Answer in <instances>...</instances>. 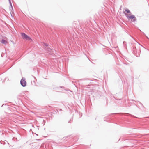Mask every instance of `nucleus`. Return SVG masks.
I'll return each mask as SVG.
<instances>
[{
  "label": "nucleus",
  "mask_w": 149,
  "mask_h": 149,
  "mask_svg": "<svg viewBox=\"0 0 149 149\" xmlns=\"http://www.w3.org/2000/svg\"><path fill=\"white\" fill-rule=\"evenodd\" d=\"M60 88H62V87L60 86Z\"/></svg>",
  "instance_id": "17"
},
{
  "label": "nucleus",
  "mask_w": 149,
  "mask_h": 149,
  "mask_svg": "<svg viewBox=\"0 0 149 149\" xmlns=\"http://www.w3.org/2000/svg\"><path fill=\"white\" fill-rule=\"evenodd\" d=\"M45 50L49 54L51 55L54 54L56 52L55 49H51L49 47L47 48Z\"/></svg>",
  "instance_id": "2"
},
{
  "label": "nucleus",
  "mask_w": 149,
  "mask_h": 149,
  "mask_svg": "<svg viewBox=\"0 0 149 149\" xmlns=\"http://www.w3.org/2000/svg\"><path fill=\"white\" fill-rule=\"evenodd\" d=\"M1 43L4 44H6L7 43V41L4 39H2L1 42Z\"/></svg>",
  "instance_id": "8"
},
{
  "label": "nucleus",
  "mask_w": 149,
  "mask_h": 149,
  "mask_svg": "<svg viewBox=\"0 0 149 149\" xmlns=\"http://www.w3.org/2000/svg\"><path fill=\"white\" fill-rule=\"evenodd\" d=\"M126 17L128 19H131V21L133 22H134L136 21V18L134 15H132L130 16H128L127 14H125Z\"/></svg>",
  "instance_id": "1"
},
{
  "label": "nucleus",
  "mask_w": 149,
  "mask_h": 149,
  "mask_svg": "<svg viewBox=\"0 0 149 149\" xmlns=\"http://www.w3.org/2000/svg\"><path fill=\"white\" fill-rule=\"evenodd\" d=\"M21 36L23 39L28 40H32L31 38L30 37L28 36L24 33L22 32L21 33Z\"/></svg>",
  "instance_id": "3"
},
{
  "label": "nucleus",
  "mask_w": 149,
  "mask_h": 149,
  "mask_svg": "<svg viewBox=\"0 0 149 149\" xmlns=\"http://www.w3.org/2000/svg\"><path fill=\"white\" fill-rule=\"evenodd\" d=\"M20 83L22 86L24 87L26 86V82L25 80V78H22L20 81Z\"/></svg>",
  "instance_id": "4"
},
{
  "label": "nucleus",
  "mask_w": 149,
  "mask_h": 149,
  "mask_svg": "<svg viewBox=\"0 0 149 149\" xmlns=\"http://www.w3.org/2000/svg\"><path fill=\"white\" fill-rule=\"evenodd\" d=\"M125 11L127 12V13H130V14H131V12L130 11L128 10V9H125Z\"/></svg>",
  "instance_id": "9"
},
{
  "label": "nucleus",
  "mask_w": 149,
  "mask_h": 149,
  "mask_svg": "<svg viewBox=\"0 0 149 149\" xmlns=\"http://www.w3.org/2000/svg\"><path fill=\"white\" fill-rule=\"evenodd\" d=\"M73 120V118H71L70 119V120L69 121L68 123H71L72 122Z\"/></svg>",
  "instance_id": "10"
},
{
  "label": "nucleus",
  "mask_w": 149,
  "mask_h": 149,
  "mask_svg": "<svg viewBox=\"0 0 149 149\" xmlns=\"http://www.w3.org/2000/svg\"><path fill=\"white\" fill-rule=\"evenodd\" d=\"M44 45V48L45 49H46L47 48L49 47V45L46 43H43Z\"/></svg>",
  "instance_id": "6"
},
{
  "label": "nucleus",
  "mask_w": 149,
  "mask_h": 149,
  "mask_svg": "<svg viewBox=\"0 0 149 149\" xmlns=\"http://www.w3.org/2000/svg\"><path fill=\"white\" fill-rule=\"evenodd\" d=\"M146 136H149V134H146Z\"/></svg>",
  "instance_id": "13"
},
{
  "label": "nucleus",
  "mask_w": 149,
  "mask_h": 149,
  "mask_svg": "<svg viewBox=\"0 0 149 149\" xmlns=\"http://www.w3.org/2000/svg\"><path fill=\"white\" fill-rule=\"evenodd\" d=\"M128 114L129 115H130V116H132L136 118V117L134 116H133V115H132L131 114Z\"/></svg>",
  "instance_id": "12"
},
{
  "label": "nucleus",
  "mask_w": 149,
  "mask_h": 149,
  "mask_svg": "<svg viewBox=\"0 0 149 149\" xmlns=\"http://www.w3.org/2000/svg\"><path fill=\"white\" fill-rule=\"evenodd\" d=\"M133 52L134 54L136 56V54H137L138 53V55L140 51L139 49H136V47H133Z\"/></svg>",
  "instance_id": "5"
},
{
  "label": "nucleus",
  "mask_w": 149,
  "mask_h": 149,
  "mask_svg": "<svg viewBox=\"0 0 149 149\" xmlns=\"http://www.w3.org/2000/svg\"><path fill=\"white\" fill-rule=\"evenodd\" d=\"M68 136H67V137H66L65 138V139H67L66 140H68Z\"/></svg>",
  "instance_id": "15"
},
{
  "label": "nucleus",
  "mask_w": 149,
  "mask_h": 149,
  "mask_svg": "<svg viewBox=\"0 0 149 149\" xmlns=\"http://www.w3.org/2000/svg\"><path fill=\"white\" fill-rule=\"evenodd\" d=\"M1 56H2H2H3V55H2V54H1Z\"/></svg>",
  "instance_id": "16"
},
{
  "label": "nucleus",
  "mask_w": 149,
  "mask_h": 149,
  "mask_svg": "<svg viewBox=\"0 0 149 149\" xmlns=\"http://www.w3.org/2000/svg\"><path fill=\"white\" fill-rule=\"evenodd\" d=\"M9 10H10V12L11 15L12 16L11 13H13V7H10Z\"/></svg>",
  "instance_id": "7"
},
{
  "label": "nucleus",
  "mask_w": 149,
  "mask_h": 149,
  "mask_svg": "<svg viewBox=\"0 0 149 149\" xmlns=\"http://www.w3.org/2000/svg\"><path fill=\"white\" fill-rule=\"evenodd\" d=\"M8 1H9V4H10V7H13L12 5V3H11V1H10V0H8Z\"/></svg>",
  "instance_id": "11"
},
{
  "label": "nucleus",
  "mask_w": 149,
  "mask_h": 149,
  "mask_svg": "<svg viewBox=\"0 0 149 149\" xmlns=\"http://www.w3.org/2000/svg\"><path fill=\"white\" fill-rule=\"evenodd\" d=\"M4 105L6 106V104H5H5H3V105L1 107H3V106H4Z\"/></svg>",
  "instance_id": "14"
}]
</instances>
